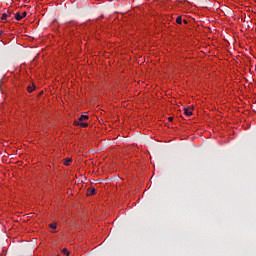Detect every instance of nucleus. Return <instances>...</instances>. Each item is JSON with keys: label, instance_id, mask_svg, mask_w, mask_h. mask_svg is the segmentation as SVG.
I'll list each match as a JSON object with an SVG mask.
<instances>
[{"label": "nucleus", "instance_id": "nucleus-2", "mask_svg": "<svg viewBox=\"0 0 256 256\" xmlns=\"http://www.w3.org/2000/svg\"><path fill=\"white\" fill-rule=\"evenodd\" d=\"M24 17H27V12H23L22 15L20 13L15 14L16 21H21V19H24Z\"/></svg>", "mask_w": 256, "mask_h": 256}, {"label": "nucleus", "instance_id": "nucleus-11", "mask_svg": "<svg viewBox=\"0 0 256 256\" xmlns=\"http://www.w3.org/2000/svg\"><path fill=\"white\" fill-rule=\"evenodd\" d=\"M168 121L172 122L173 121V117H169Z\"/></svg>", "mask_w": 256, "mask_h": 256}, {"label": "nucleus", "instance_id": "nucleus-6", "mask_svg": "<svg viewBox=\"0 0 256 256\" xmlns=\"http://www.w3.org/2000/svg\"><path fill=\"white\" fill-rule=\"evenodd\" d=\"M27 91L28 93H33V91H35V84H32V86H28Z\"/></svg>", "mask_w": 256, "mask_h": 256}, {"label": "nucleus", "instance_id": "nucleus-9", "mask_svg": "<svg viewBox=\"0 0 256 256\" xmlns=\"http://www.w3.org/2000/svg\"><path fill=\"white\" fill-rule=\"evenodd\" d=\"M62 253H63V255L69 256V250H67V248H64V249L62 250Z\"/></svg>", "mask_w": 256, "mask_h": 256}, {"label": "nucleus", "instance_id": "nucleus-12", "mask_svg": "<svg viewBox=\"0 0 256 256\" xmlns=\"http://www.w3.org/2000/svg\"><path fill=\"white\" fill-rule=\"evenodd\" d=\"M183 23H185V25H187L188 22H187V20L184 19V20H183Z\"/></svg>", "mask_w": 256, "mask_h": 256}, {"label": "nucleus", "instance_id": "nucleus-7", "mask_svg": "<svg viewBox=\"0 0 256 256\" xmlns=\"http://www.w3.org/2000/svg\"><path fill=\"white\" fill-rule=\"evenodd\" d=\"M72 161H73V159L67 158V159L64 160V165L68 166V165H70V163H71Z\"/></svg>", "mask_w": 256, "mask_h": 256}, {"label": "nucleus", "instance_id": "nucleus-3", "mask_svg": "<svg viewBox=\"0 0 256 256\" xmlns=\"http://www.w3.org/2000/svg\"><path fill=\"white\" fill-rule=\"evenodd\" d=\"M184 114H185L187 117H191V115H193V111L191 110V108H185V109H184Z\"/></svg>", "mask_w": 256, "mask_h": 256}, {"label": "nucleus", "instance_id": "nucleus-4", "mask_svg": "<svg viewBox=\"0 0 256 256\" xmlns=\"http://www.w3.org/2000/svg\"><path fill=\"white\" fill-rule=\"evenodd\" d=\"M97 193V190L94 187L88 188L87 195H95Z\"/></svg>", "mask_w": 256, "mask_h": 256}, {"label": "nucleus", "instance_id": "nucleus-5", "mask_svg": "<svg viewBox=\"0 0 256 256\" xmlns=\"http://www.w3.org/2000/svg\"><path fill=\"white\" fill-rule=\"evenodd\" d=\"M7 17H11V13H3L1 16V21H7Z\"/></svg>", "mask_w": 256, "mask_h": 256}, {"label": "nucleus", "instance_id": "nucleus-1", "mask_svg": "<svg viewBox=\"0 0 256 256\" xmlns=\"http://www.w3.org/2000/svg\"><path fill=\"white\" fill-rule=\"evenodd\" d=\"M87 119H89L88 115H81L78 120L74 121V125L79 126V127H89V124L83 122V121H87Z\"/></svg>", "mask_w": 256, "mask_h": 256}, {"label": "nucleus", "instance_id": "nucleus-10", "mask_svg": "<svg viewBox=\"0 0 256 256\" xmlns=\"http://www.w3.org/2000/svg\"><path fill=\"white\" fill-rule=\"evenodd\" d=\"M50 229H57V224L52 223L49 225Z\"/></svg>", "mask_w": 256, "mask_h": 256}, {"label": "nucleus", "instance_id": "nucleus-13", "mask_svg": "<svg viewBox=\"0 0 256 256\" xmlns=\"http://www.w3.org/2000/svg\"><path fill=\"white\" fill-rule=\"evenodd\" d=\"M1 35H3V31H0V37H1Z\"/></svg>", "mask_w": 256, "mask_h": 256}, {"label": "nucleus", "instance_id": "nucleus-8", "mask_svg": "<svg viewBox=\"0 0 256 256\" xmlns=\"http://www.w3.org/2000/svg\"><path fill=\"white\" fill-rule=\"evenodd\" d=\"M176 23H178V25H181V23H183V18L181 16H178L176 18Z\"/></svg>", "mask_w": 256, "mask_h": 256}]
</instances>
